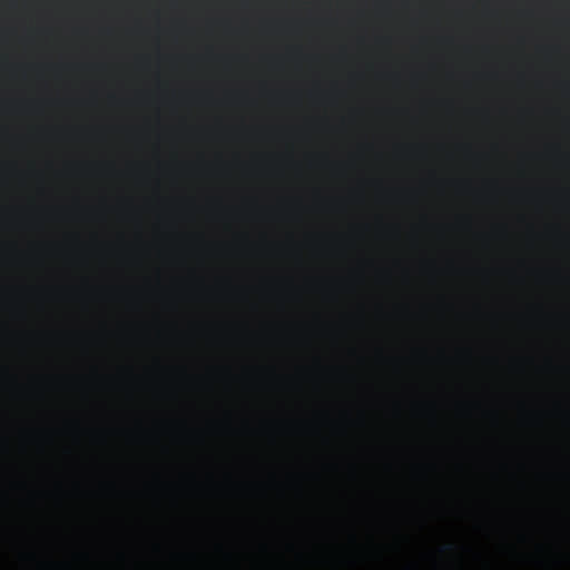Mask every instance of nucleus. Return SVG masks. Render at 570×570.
I'll use <instances>...</instances> for the list:
<instances>
[{"label": "nucleus", "mask_w": 570, "mask_h": 570, "mask_svg": "<svg viewBox=\"0 0 570 570\" xmlns=\"http://www.w3.org/2000/svg\"><path fill=\"white\" fill-rule=\"evenodd\" d=\"M450 550H451V544L450 543L444 544V551H450Z\"/></svg>", "instance_id": "f257e3e1"}]
</instances>
